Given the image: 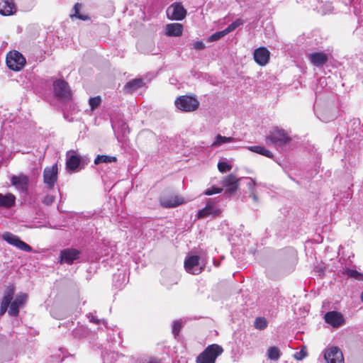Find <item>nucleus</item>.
<instances>
[{
  "label": "nucleus",
  "mask_w": 363,
  "mask_h": 363,
  "mask_svg": "<svg viewBox=\"0 0 363 363\" xmlns=\"http://www.w3.org/2000/svg\"><path fill=\"white\" fill-rule=\"evenodd\" d=\"M310 62L317 67H322L325 65L329 59V55L323 52H314L306 55Z\"/></svg>",
  "instance_id": "obj_16"
},
{
  "label": "nucleus",
  "mask_w": 363,
  "mask_h": 363,
  "mask_svg": "<svg viewBox=\"0 0 363 363\" xmlns=\"http://www.w3.org/2000/svg\"><path fill=\"white\" fill-rule=\"evenodd\" d=\"M223 352V347L218 344H212L205 348L196 359V363H215L218 357Z\"/></svg>",
  "instance_id": "obj_1"
},
{
  "label": "nucleus",
  "mask_w": 363,
  "mask_h": 363,
  "mask_svg": "<svg viewBox=\"0 0 363 363\" xmlns=\"http://www.w3.org/2000/svg\"><path fill=\"white\" fill-rule=\"evenodd\" d=\"M238 182L239 179L233 174L224 177L222 180V185L225 188V194L229 195L234 194L238 188Z\"/></svg>",
  "instance_id": "obj_14"
},
{
  "label": "nucleus",
  "mask_w": 363,
  "mask_h": 363,
  "mask_svg": "<svg viewBox=\"0 0 363 363\" xmlns=\"http://www.w3.org/2000/svg\"><path fill=\"white\" fill-rule=\"evenodd\" d=\"M325 321L334 328H338L345 323L343 315L337 311H329L325 314Z\"/></svg>",
  "instance_id": "obj_18"
},
{
  "label": "nucleus",
  "mask_w": 363,
  "mask_h": 363,
  "mask_svg": "<svg viewBox=\"0 0 363 363\" xmlns=\"http://www.w3.org/2000/svg\"><path fill=\"white\" fill-rule=\"evenodd\" d=\"M345 273L350 277H352L359 281H363V274L357 272L355 269H347L345 271Z\"/></svg>",
  "instance_id": "obj_32"
},
{
  "label": "nucleus",
  "mask_w": 363,
  "mask_h": 363,
  "mask_svg": "<svg viewBox=\"0 0 363 363\" xmlns=\"http://www.w3.org/2000/svg\"><path fill=\"white\" fill-rule=\"evenodd\" d=\"M195 48H197V49H201V48H203V47L198 46V47H195Z\"/></svg>",
  "instance_id": "obj_49"
},
{
  "label": "nucleus",
  "mask_w": 363,
  "mask_h": 363,
  "mask_svg": "<svg viewBox=\"0 0 363 363\" xmlns=\"http://www.w3.org/2000/svg\"><path fill=\"white\" fill-rule=\"evenodd\" d=\"M245 23V21L242 18H238L232 23H230L225 30L228 33L235 30L239 26L243 25Z\"/></svg>",
  "instance_id": "obj_31"
},
{
  "label": "nucleus",
  "mask_w": 363,
  "mask_h": 363,
  "mask_svg": "<svg viewBox=\"0 0 363 363\" xmlns=\"http://www.w3.org/2000/svg\"><path fill=\"white\" fill-rule=\"evenodd\" d=\"M266 140L267 143L281 146L289 143L291 141V138L283 129L275 128L270 131Z\"/></svg>",
  "instance_id": "obj_4"
},
{
  "label": "nucleus",
  "mask_w": 363,
  "mask_h": 363,
  "mask_svg": "<svg viewBox=\"0 0 363 363\" xmlns=\"http://www.w3.org/2000/svg\"><path fill=\"white\" fill-rule=\"evenodd\" d=\"M54 93L60 99H68L70 98V89L67 82L63 79H58L53 83Z\"/></svg>",
  "instance_id": "obj_9"
},
{
  "label": "nucleus",
  "mask_w": 363,
  "mask_h": 363,
  "mask_svg": "<svg viewBox=\"0 0 363 363\" xmlns=\"http://www.w3.org/2000/svg\"><path fill=\"white\" fill-rule=\"evenodd\" d=\"M253 57L256 63L260 66H264L269 60L270 52L266 47H258L253 52Z\"/></svg>",
  "instance_id": "obj_17"
},
{
  "label": "nucleus",
  "mask_w": 363,
  "mask_h": 363,
  "mask_svg": "<svg viewBox=\"0 0 363 363\" xmlns=\"http://www.w3.org/2000/svg\"><path fill=\"white\" fill-rule=\"evenodd\" d=\"M142 50H140L139 51L140 52L145 53V54H151V55H155L159 53L161 50H160V47H156V50H155V47H142Z\"/></svg>",
  "instance_id": "obj_35"
},
{
  "label": "nucleus",
  "mask_w": 363,
  "mask_h": 363,
  "mask_svg": "<svg viewBox=\"0 0 363 363\" xmlns=\"http://www.w3.org/2000/svg\"><path fill=\"white\" fill-rule=\"evenodd\" d=\"M145 83L142 79H135L129 81L123 87V91L128 94H132L138 89L143 87Z\"/></svg>",
  "instance_id": "obj_24"
},
{
  "label": "nucleus",
  "mask_w": 363,
  "mask_h": 363,
  "mask_svg": "<svg viewBox=\"0 0 363 363\" xmlns=\"http://www.w3.org/2000/svg\"><path fill=\"white\" fill-rule=\"evenodd\" d=\"M220 213V211L217 208L215 202L212 199H208L206 203V206L198 211L196 218L198 219H202L211 216L215 217L218 216Z\"/></svg>",
  "instance_id": "obj_10"
},
{
  "label": "nucleus",
  "mask_w": 363,
  "mask_h": 363,
  "mask_svg": "<svg viewBox=\"0 0 363 363\" xmlns=\"http://www.w3.org/2000/svg\"><path fill=\"white\" fill-rule=\"evenodd\" d=\"M11 182L12 185H13L21 193H27L29 182V179L27 176H13L11 179Z\"/></svg>",
  "instance_id": "obj_19"
},
{
  "label": "nucleus",
  "mask_w": 363,
  "mask_h": 363,
  "mask_svg": "<svg viewBox=\"0 0 363 363\" xmlns=\"http://www.w3.org/2000/svg\"><path fill=\"white\" fill-rule=\"evenodd\" d=\"M325 6L326 7V10H323L322 13L323 14L325 15V14H328V13H330L333 11V7L332 6V5L330 4H326L325 5Z\"/></svg>",
  "instance_id": "obj_43"
},
{
  "label": "nucleus",
  "mask_w": 363,
  "mask_h": 363,
  "mask_svg": "<svg viewBox=\"0 0 363 363\" xmlns=\"http://www.w3.org/2000/svg\"><path fill=\"white\" fill-rule=\"evenodd\" d=\"M324 358L326 363H344L341 350L337 347H332L325 352Z\"/></svg>",
  "instance_id": "obj_13"
},
{
  "label": "nucleus",
  "mask_w": 363,
  "mask_h": 363,
  "mask_svg": "<svg viewBox=\"0 0 363 363\" xmlns=\"http://www.w3.org/2000/svg\"><path fill=\"white\" fill-rule=\"evenodd\" d=\"M199 101L196 96H180L174 101L176 108L183 112H192L199 106Z\"/></svg>",
  "instance_id": "obj_2"
},
{
  "label": "nucleus",
  "mask_w": 363,
  "mask_h": 363,
  "mask_svg": "<svg viewBox=\"0 0 363 363\" xmlns=\"http://www.w3.org/2000/svg\"><path fill=\"white\" fill-rule=\"evenodd\" d=\"M79 7H80V5L79 4H76L74 5V11H75L74 16L77 18H78L79 19H82V20L86 19V17L83 16L82 15L79 14Z\"/></svg>",
  "instance_id": "obj_42"
},
{
  "label": "nucleus",
  "mask_w": 363,
  "mask_h": 363,
  "mask_svg": "<svg viewBox=\"0 0 363 363\" xmlns=\"http://www.w3.org/2000/svg\"><path fill=\"white\" fill-rule=\"evenodd\" d=\"M183 26L178 23L167 24L165 26V34L168 36L179 37L182 34Z\"/></svg>",
  "instance_id": "obj_23"
},
{
  "label": "nucleus",
  "mask_w": 363,
  "mask_h": 363,
  "mask_svg": "<svg viewBox=\"0 0 363 363\" xmlns=\"http://www.w3.org/2000/svg\"><path fill=\"white\" fill-rule=\"evenodd\" d=\"M225 35H227V33L225 29L221 31L216 32L208 38L207 42L216 41V40H219L220 38L224 37Z\"/></svg>",
  "instance_id": "obj_33"
},
{
  "label": "nucleus",
  "mask_w": 363,
  "mask_h": 363,
  "mask_svg": "<svg viewBox=\"0 0 363 363\" xmlns=\"http://www.w3.org/2000/svg\"><path fill=\"white\" fill-rule=\"evenodd\" d=\"M101 99L100 96L91 97L89 100V104L91 110L96 108L101 104Z\"/></svg>",
  "instance_id": "obj_36"
},
{
  "label": "nucleus",
  "mask_w": 363,
  "mask_h": 363,
  "mask_svg": "<svg viewBox=\"0 0 363 363\" xmlns=\"http://www.w3.org/2000/svg\"><path fill=\"white\" fill-rule=\"evenodd\" d=\"M166 13L167 18L172 21H182L187 15V11L180 2L172 4L167 9Z\"/></svg>",
  "instance_id": "obj_5"
},
{
  "label": "nucleus",
  "mask_w": 363,
  "mask_h": 363,
  "mask_svg": "<svg viewBox=\"0 0 363 363\" xmlns=\"http://www.w3.org/2000/svg\"><path fill=\"white\" fill-rule=\"evenodd\" d=\"M268 325L267 319L264 317H258L254 322V326L257 330H264Z\"/></svg>",
  "instance_id": "obj_30"
},
{
  "label": "nucleus",
  "mask_w": 363,
  "mask_h": 363,
  "mask_svg": "<svg viewBox=\"0 0 363 363\" xmlns=\"http://www.w3.org/2000/svg\"><path fill=\"white\" fill-rule=\"evenodd\" d=\"M58 178L57 164H55L51 167H46L43 170V182L47 189H52L57 183Z\"/></svg>",
  "instance_id": "obj_7"
},
{
  "label": "nucleus",
  "mask_w": 363,
  "mask_h": 363,
  "mask_svg": "<svg viewBox=\"0 0 363 363\" xmlns=\"http://www.w3.org/2000/svg\"><path fill=\"white\" fill-rule=\"evenodd\" d=\"M16 12L13 0H1L0 1V14L10 16Z\"/></svg>",
  "instance_id": "obj_22"
},
{
  "label": "nucleus",
  "mask_w": 363,
  "mask_h": 363,
  "mask_svg": "<svg viewBox=\"0 0 363 363\" xmlns=\"http://www.w3.org/2000/svg\"><path fill=\"white\" fill-rule=\"evenodd\" d=\"M218 169L220 172L225 173L230 171L232 167L228 162L222 161L218 163Z\"/></svg>",
  "instance_id": "obj_37"
},
{
  "label": "nucleus",
  "mask_w": 363,
  "mask_h": 363,
  "mask_svg": "<svg viewBox=\"0 0 363 363\" xmlns=\"http://www.w3.org/2000/svg\"><path fill=\"white\" fill-rule=\"evenodd\" d=\"M81 252L74 248H66L60 251V263L72 264L79 258Z\"/></svg>",
  "instance_id": "obj_8"
},
{
  "label": "nucleus",
  "mask_w": 363,
  "mask_h": 363,
  "mask_svg": "<svg viewBox=\"0 0 363 363\" xmlns=\"http://www.w3.org/2000/svg\"><path fill=\"white\" fill-rule=\"evenodd\" d=\"M218 264H219V263L216 262V261H214V265H215V266H218Z\"/></svg>",
  "instance_id": "obj_48"
},
{
  "label": "nucleus",
  "mask_w": 363,
  "mask_h": 363,
  "mask_svg": "<svg viewBox=\"0 0 363 363\" xmlns=\"http://www.w3.org/2000/svg\"><path fill=\"white\" fill-rule=\"evenodd\" d=\"M81 164V157L75 151L69 150L66 154V169L69 172L77 170Z\"/></svg>",
  "instance_id": "obj_11"
},
{
  "label": "nucleus",
  "mask_w": 363,
  "mask_h": 363,
  "mask_svg": "<svg viewBox=\"0 0 363 363\" xmlns=\"http://www.w3.org/2000/svg\"><path fill=\"white\" fill-rule=\"evenodd\" d=\"M360 299H361V301L363 303V291L361 293Z\"/></svg>",
  "instance_id": "obj_46"
},
{
  "label": "nucleus",
  "mask_w": 363,
  "mask_h": 363,
  "mask_svg": "<svg viewBox=\"0 0 363 363\" xmlns=\"http://www.w3.org/2000/svg\"><path fill=\"white\" fill-rule=\"evenodd\" d=\"M160 204L164 208H174L184 203V199L178 196H168L160 198Z\"/></svg>",
  "instance_id": "obj_21"
},
{
  "label": "nucleus",
  "mask_w": 363,
  "mask_h": 363,
  "mask_svg": "<svg viewBox=\"0 0 363 363\" xmlns=\"http://www.w3.org/2000/svg\"><path fill=\"white\" fill-rule=\"evenodd\" d=\"M15 293V287L13 285L9 286L4 294L2 301L0 306V315H4L10 306L11 301L13 300Z\"/></svg>",
  "instance_id": "obj_20"
},
{
  "label": "nucleus",
  "mask_w": 363,
  "mask_h": 363,
  "mask_svg": "<svg viewBox=\"0 0 363 363\" xmlns=\"http://www.w3.org/2000/svg\"><path fill=\"white\" fill-rule=\"evenodd\" d=\"M28 298L26 294H18L15 299L11 301L10 308L9 310V314L10 316L16 317L19 313V308L26 303Z\"/></svg>",
  "instance_id": "obj_15"
},
{
  "label": "nucleus",
  "mask_w": 363,
  "mask_h": 363,
  "mask_svg": "<svg viewBox=\"0 0 363 363\" xmlns=\"http://www.w3.org/2000/svg\"><path fill=\"white\" fill-rule=\"evenodd\" d=\"M222 191H223V189L222 188L213 186L211 188L207 189L204 191V194L208 195V196H211V195H213V194H215L221 193Z\"/></svg>",
  "instance_id": "obj_38"
},
{
  "label": "nucleus",
  "mask_w": 363,
  "mask_h": 363,
  "mask_svg": "<svg viewBox=\"0 0 363 363\" xmlns=\"http://www.w3.org/2000/svg\"><path fill=\"white\" fill-rule=\"evenodd\" d=\"M117 161V158L113 156H108V155H97L96 157L94 159V164H99L100 163H111V162H116Z\"/></svg>",
  "instance_id": "obj_28"
},
{
  "label": "nucleus",
  "mask_w": 363,
  "mask_h": 363,
  "mask_svg": "<svg viewBox=\"0 0 363 363\" xmlns=\"http://www.w3.org/2000/svg\"><path fill=\"white\" fill-rule=\"evenodd\" d=\"M26 60L25 57L17 50L9 52L6 56V64L11 70L18 72L25 66Z\"/></svg>",
  "instance_id": "obj_3"
},
{
  "label": "nucleus",
  "mask_w": 363,
  "mask_h": 363,
  "mask_svg": "<svg viewBox=\"0 0 363 363\" xmlns=\"http://www.w3.org/2000/svg\"><path fill=\"white\" fill-rule=\"evenodd\" d=\"M182 328V323L181 320H174L172 323V333L174 337L177 336Z\"/></svg>",
  "instance_id": "obj_34"
},
{
  "label": "nucleus",
  "mask_w": 363,
  "mask_h": 363,
  "mask_svg": "<svg viewBox=\"0 0 363 363\" xmlns=\"http://www.w3.org/2000/svg\"><path fill=\"white\" fill-rule=\"evenodd\" d=\"M280 350L276 347H270L267 351V357L269 359L277 361L280 357Z\"/></svg>",
  "instance_id": "obj_29"
},
{
  "label": "nucleus",
  "mask_w": 363,
  "mask_h": 363,
  "mask_svg": "<svg viewBox=\"0 0 363 363\" xmlns=\"http://www.w3.org/2000/svg\"><path fill=\"white\" fill-rule=\"evenodd\" d=\"M200 257L197 255H191L186 258L184 261V268L186 271L192 274H200L203 269L199 266Z\"/></svg>",
  "instance_id": "obj_12"
},
{
  "label": "nucleus",
  "mask_w": 363,
  "mask_h": 363,
  "mask_svg": "<svg viewBox=\"0 0 363 363\" xmlns=\"http://www.w3.org/2000/svg\"><path fill=\"white\" fill-rule=\"evenodd\" d=\"M194 45H196V46H199V45H204L203 42L202 41H197L194 43Z\"/></svg>",
  "instance_id": "obj_45"
},
{
  "label": "nucleus",
  "mask_w": 363,
  "mask_h": 363,
  "mask_svg": "<svg viewBox=\"0 0 363 363\" xmlns=\"http://www.w3.org/2000/svg\"><path fill=\"white\" fill-rule=\"evenodd\" d=\"M128 128V127H127V125H126V124H123V128H124V129H125V128Z\"/></svg>",
  "instance_id": "obj_47"
},
{
  "label": "nucleus",
  "mask_w": 363,
  "mask_h": 363,
  "mask_svg": "<svg viewBox=\"0 0 363 363\" xmlns=\"http://www.w3.org/2000/svg\"><path fill=\"white\" fill-rule=\"evenodd\" d=\"M89 320L94 323L99 324L100 323V320L97 319L93 314L90 313L88 316Z\"/></svg>",
  "instance_id": "obj_44"
},
{
  "label": "nucleus",
  "mask_w": 363,
  "mask_h": 363,
  "mask_svg": "<svg viewBox=\"0 0 363 363\" xmlns=\"http://www.w3.org/2000/svg\"><path fill=\"white\" fill-rule=\"evenodd\" d=\"M255 185V181H253L252 179H251V182L249 183V188L250 189V197L252 198V199L255 201V202H257L258 201V198L255 192V189H254V186Z\"/></svg>",
  "instance_id": "obj_40"
},
{
  "label": "nucleus",
  "mask_w": 363,
  "mask_h": 363,
  "mask_svg": "<svg viewBox=\"0 0 363 363\" xmlns=\"http://www.w3.org/2000/svg\"><path fill=\"white\" fill-rule=\"evenodd\" d=\"M294 358L297 360H302L307 356V352L304 350H301L294 354Z\"/></svg>",
  "instance_id": "obj_41"
},
{
  "label": "nucleus",
  "mask_w": 363,
  "mask_h": 363,
  "mask_svg": "<svg viewBox=\"0 0 363 363\" xmlns=\"http://www.w3.org/2000/svg\"><path fill=\"white\" fill-rule=\"evenodd\" d=\"M248 149L253 152H256L257 154L264 155L267 157H269V158L273 157V154L269 150L266 149L264 147L255 145V146H250L248 147Z\"/></svg>",
  "instance_id": "obj_27"
},
{
  "label": "nucleus",
  "mask_w": 363,
  "mask_h": 363,
  "mask_svg": "<svg viewBox=\"0 0 363 363\" xmlns=\"http://www.w3.org/2000/svg\"><path fill=\"white\" fill-rule=\"evenodd\" d=\"M55 199V196L47 194L43 198L42 202L46 206H50L54 202Z\"/></svg>",
  "instance_id": "obj_39"
},
{
  "label": "nucleus",
  "mask_w": 363,
  "mask_h": 363,
  "mask_svg": "<svg viewBox=\"0 0 363 363\" xmlns=\"http://www.w3.org/2000/svg\"><path fill=\"white\" fill-rule=\"evenodd\" d=\"M15 203L16 196L13 194L11 193L6 194L0 193V207L9 208L13 207Z\"/></svg>",
  "instance_id": "obj_25"
},
{
  "label": "nucleus",
  "mask_w": 363,
  "mask_h": 363,
  "mask_svg": "<svg viewBox=\"0 0 363 363\" xmlns=\"http://www.w3.org/2000/svg\"><path fill=\"white\" fill-rule=\"evenodd\" d=\"M235 141V139L233 137H225L218 134L216 136L214 141L211 145V147L216 148L225 143H233Z\"/></svg>",
  "instance_id": "obj_26"
},
{
  "label": "nucleus",
  "mask_w": 363,
  "mask_h": 363,
  "mask_svg": "<svg viewBox=\"0 0 363 363\" xmlns=\"http://www.w3.org/2000/svg\"><path fill=\"white\" fill-rule=\"evenodd\" d=\"M1 238L9 245H13L22 251L30 252L33 250L32 247L28 244L21 240L18 236L10 232L4 233L1 235Z\"/></svg>",
  "instance_id": "obj_6"
}]
</instances>
